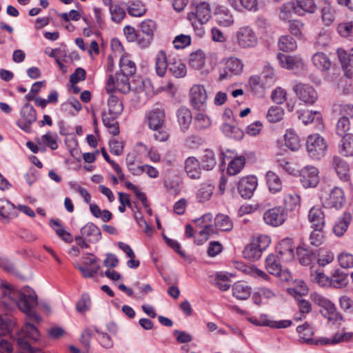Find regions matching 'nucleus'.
Masks as SVG:
<instances>
[{
    "mask_svg": "<svg viewBox=\"0 0 353 353\" xmlns=\"http://www.w3.org/2000/svg\"><path fill=\"white\" fill-rule=\"evenodd\" d=\"M1 288V302L6 310H12L17 307L30 319L36 322L41 321V316L33 310L38 303L37 295L30 287L26 286L18 290L7 283H2Z\"/></svg>",
    "mask_w": 353,
    "mask_h": 353,
    "instance_id": "1",
    "label": "nucleus"
},
{
    "mask_svg": "<svg viewBox=\"0 0 353 353\" xmlns=\"http://www.w3.org/2000/svg\"><path fill=\"white\" fill-rule=\"evenodd\" d=\"M311 297L314 303L322 308L321 314L330 321L336 322L343 320L342 315L330 300L318 293L312 294Z\"/></svg>",
    "mask_w": 353,
    "mask_h": 353,
    "instance_id": "2",
    "label": "nucleus"
},
{
    "mask_svg": "<svg viewBox=\"0 0 353 353\" xmlns=\"http://www.w3.org/2000/svg\"><path fill=\"white\" fill-rule=\"evenodd\" d=\"M327 148L325 139L319 134L310 135L306 141V149L309 156L314 159H321L325 155Z\"/></svg>",
    "mask_w": 353,
    "mask_h": 353,
    "instance_id": "3",
    "label": "nucleus"
},
{
    "mask_svg": "<svg viewBox=\"0 0 353 353\" xmlns=\"http://www.w3.org/2000/svg\"><path fill=\"white\" fill-rule=\"evenodd\" d=\"M323 205L327 208L341 209L345 203L343 190L339 187H334L328 194L321 196Z\"/></svg>",
    "mask_w": 353,
    "mask_h": 353,
    "instance_id": "4",
    "label": "nucleus"
},
{
    "mask_svg": "<svg viewBox=\"0 0 353 353\" xmlns=\"http://www.w3.org/2000/svg\"><path fill=\"white\" fill-rule=\"evenodd\" d=\"M191 105L194 109L203 111L206 107L207 92L202 85H194L190 92Z\"/></svg>",
    "mask_w": 353,
    "mask_h": 353,
    "instance_id": "5",
    "label": "nucleus"
},
{
    "mask_svg": "<svg viewBox=\"0 0 353 353\" xmlns=\"http://www.w3.org/2000/svg\"><path fill=\"white\" fill-rule=\"evenodd\" d=\"M293 90L296 97L305 103L312 105L318 99L317 92L308 84L296 83L293 86Z\"/></svg>",
    "mask_w": 353,
    "mask_h": 353,
    "instance_id": "6",
    "label": "nucleus"
},
{
    "mask_svg": "<svg viewBox=\"0 0 353 353\" xmlns=\"http://www.w3.org/2000/svg\"><path fill=\"white\" fill-rule=\"evenodd\" d=\"M300 181L305 188L316 187L319 182L318 169L312 165L302 168L300 171Z\"/></svg>",
    "mask_w": 353,
    "mask_h": 353,
    "instance_id": "7",
    "label": "nucleus"
},
{
    "mask_svg": "<svg viewBox=\"0 0 353 353\" xmlns=\"http://www.w3.org/2000/svg\"><path fill=\"white\" fill-rule=\"evenodd\" d=\"M296 332L299 334L300 341L303 343L318 345H321V343H328L327 338H321L317 340L314 339L312 337L314 334V329L307 322L298 326L296 327Z\"/></svg>",
    "mask_w": 353,
    "mask_h": 353,
    "instance_id": "8",
    "label": "nucleus"
},
{
    "mask_svg": "<svg viewBox=\"0 0 353 353\" xmlns=\"http://www.w3.org/2000/svg\"><path fill=\"white\" fill-rule=\"evenodd\" d=\"M286 219V210L281 207H275L270 209L263 215V219L265 223L274 227L282 225Z\"/></svg>",
    "mask_w": 353,
    "mask_h": 353,
    "instance_id": "9",
    "label": "nucleus"
},
{
    "mask_svg": "<svg viewBox=\"0 0 353 353\" xmlns=\"http://www.w3.org/2000/svg\"><path fill=\"white\" fill-rule=\"evenodd\" d=\"M257 179L254 176L243 177L238 183V192L243 199H250L257 187Z\"/></svg>",
    "mask_w": 353,
    "mask_h": 353,
    "instance_id": "10",
    "label": "nucleus"
},
{
    "mask_svg": "<svg viewBox=\"0 0 353 353\" xmlns=\"http://www.w3.org/2000/svg\"><path fill=\"white\" fill-rule=\"evenodd\" d=\"M237 43L243 48H253L257 43V37L248 27L241 28L236 34Z\"/></svg>",
    "mask_w": 353,
    "mask_h": 353,
    "instance_id": "11",
    "label": "nucleus"
},
{
    "mask_svg": "<svg viewBox=\"0 0 353 353\" xmlns=\"http://www.w3.org/2000/svg\"><path fill=\"white\" fill-rule=\"evenodd\" d=\"M243 68V65L240 59L234 57L228 59L225 63L223 70L220 72L219 80H224L240 74Z\"/></svg>",
    "mask_w": 353,
    "mask_h": 353,
    "instance_id": "12",
    "label": "nucleus"
},
{
    "mask_svg": "<svg viewBox=\"0 0 353 353\" xmlns=\"http://www.w3.org/2000/svg\"><path fill=\"white\" fill-rule=\"evenodd\" d=\"M276 252L282 261H292L294 257L292 240L288 238L281 240L276 247Z\"/></svg>",
    "mask_w": 353,
    "mask_h": 353,
    "instance_id": "13",
    "label": "nucleus"
},
{
    "mask_svg": "<svg viewBox=\"0 0 353 353\" xmlns=\"http://www.w3.org/2000/svg\"><path fill=\"white\" fill-rule=\"evenodd\" d=\"M211 17V10L209 3L205 1L201 2L195 8V12L188 14V19L192 21L193 18L199 20L201 23H206Z\"/></svg>",
    "mask_w": 353,
    "mask_h": 353,
    "instance_id": "14",
    "label": "nucleus"
},
{
    "mask_svg": "<svg viewBox=\"0 0 353 353\" xmlns=\"http://www.w3.org/2000/svg\"><path fill=\"white\" fill-rule=\"evenodd\" d=\"M21 115L25 122L22 125L19 124V126L24 131L28 132L30 125L37 120L36 110L30 103L27 102L21 110Z\"/></svg>",
    "mask_w": 353,
    "mask_h": 353,
    "instance_id": "15",
    "label": "nucleus"
},
{
    "mask_svg": "<svg viewBox=\"0 0 353 353\" xmlns=\"http://www.w3.org/2000/svg\"><path fill=\"white\" fill-rule=\"evenodd\" d=\"M332 166L341 181H350V167L348 163L345 160L339 157L334 156L332 159Z\"/></svg>",
    "mask_w": 353,
    "mask_h": 353,
    "instance_id": "16",
    "label": "nucleus"
},
{
    "mask_svg": "<svg viewBox=\"0 0 353 353\" xmlns=\"http://www.w3.org/2000/svg\"><path fill=\"white\" fill-rule=\"evenodd\" d=\"M81 234L92 243L98 242L101 238L100 229L93 223H88L81 228Z\"/></svg>",
    "mask_w": 353,
    "mask_h": 353,
    "instance_id": "17",
    "label": "nucleus"
},
{
    "mask_svg": "<svg viewBox=\"0 0 353 353\" xmlns=\"http://www.w3.org/2000/svg\"><path fill=\"white\" fill-rule=\"evenodd\" d=\"M308 220L312 228H323L325 226V214L319 207H313L310 210Z\"/></svg>",
    "mask_w": 353,
    "mask_h": 353,
    "instance_id": "18",
    "label": "nucleus"
},
{
    "mask_svg": "<svg viewBox=\"0 0 353 353\" xmlns=\"http://www.w3.org/2000/svg\"><path fill=\"white\" fill-rule=\"evenodd\" d=\"M164 111L157 108L152 110L147 116L148 126L152 130H157L164 125Z\"/></svg>",
    "mask_w": 353,
    "mask_h": 353,
    "instance_id": "19",
    "label": "nucleus"
},
{
    "mask_svg": "<svg viewBox=\"0 0 353 353\" xmlns=\"http://www.w3.org/2000/svg\"><path fill=\"white\" fill-rule=\"evenodd\" d=\"M185 170L188 176L193 179L201 176V165L198 159L194 157H189L185 161Z\"/></svg>",
    "mask_w": 353,
    "mask_h": 353,
    "instance_id": "20",
    "label": "nucleus"
},
{
    "mask_svg": "<svg viewBox=\"0 0 353 353\" xmlns=\"http://www.w3.org/2000/svg\"><path fill=\"white\" fill-rule=\"evenodd\" d=\"M352 216L350 212H345L335 222L333 232L337 236H341L347 231Z\"/></svg>",
    "mask_w": 353,
    "mask_h": 353,
    "instance_id": "21",
    "label": "nucleus"
},
{
    "mask_svg": "<svg viewBox=\"0 0 353 353\" xmlns=\"http://www.w3.org/2000/svg\"><path fill=\"white\" fill-rule=\"evenodd\" d=\"M348 276L347 270L336 269L331 278V286L336 288L345 287L348 283Z\"/></svg>",
    "mask_w": 353,
    "mask_h": 353,
    "instance_id": "22",
    "label": "nucleus"
},
{
    "mask_svg": "<svg viewBox=\"0 0 353 353\" xmlns=\"http://www.w3.org/2000/svg\"><path fill=\"white\" fill-rule=\"evenodd\" d=\"M178 122L183 131L188 129L192 119L190 110L185 107H181L176 112Z\"/></svg>",
    "mask_w": 353,
    "mask_h": 353,
    "instance_id": "23",
    "label": "nucleus"
},
{
    "mask_svg": "<svg viewBox=\"0 0 353 353\" xmlns=\"http://www.w3.org/2000/svg\"><path fill=\"white\" fill-rule=\"evenodd\" d=\"M342 138L339 145V153L345 157L352 156L353 152V134L341 137Z\"/></svg>",
    "mask_w": 353,
    "mask_h": 353,
    "instance_id": "24",
    "label": "nucleus"
},
{
    "mask_svg": "<svg viewBox=\"0 0 353 353\" xmlns=\"http://www.w3.org/2000/svg\"><path fill=\"white\" fill-rule=\"evenodd\" d=\"M249 85L252 92L258 97H262L265 94L264 83L261 78L254 75L249 79Z\"/></svg>",
    "mask_w": 353,
    "mask_h": 353,
    "instance_id": "25",
    "label": "nucleus"
},
{
    "mask_svg": "<svg viewBox=\"0 0 353 353\" xmlns=\"http://www.w3.org/2000/svg\"><path fill=\"white\" fill-rule=\"evenodd\" d=\"M296 254L300 263L303 265H310L316 259V254L313 251L302 246H299L296 248Z\"/></svg>",
    "mask_w": 353,
    "mask_h": 353,
    "instance_id": "26",
    "label": "nucleus"
},
{
    "mask_svg": "<svg viewBox=\"0 0 353 353\" xmlns=\"http://www.w3.org/2000/svg\"><path fill=\"white\" fill-rule=\"evenodd\" d=\"M313 64L322 71H327L331 67L330 59L323 52L315 53L312 58Z\"/></svg>",
    "mask_w": 353,
    "mask_h": 353,
    "instance_id": "27",
    "label": "nucleus"
},
{
    "mask_svg": "<svg viewBox=\"0 0 353 353\" xmlns=\"http://www.w3.org/2000/svg\"><path fill=\"white\" fill-rule=\"evenodd\" d=\"M295 14L299 15V10L295 1H288L282 5L280 8L279 18L282 20H288Z\"/></svg>",
    "mask_w": 353,
    "mask_h": 353,
    "instance_id": "28",
    "label": "nucleus"
},
{
    "mask_svg": "<svg viewBox=\"0 0 353 353\" xmlns=\"http://www.w3.org/2000/svg\"><path fill=\"white\" fill-rule=\"evenodd\" d=\"M170 61H167L165 51L160 50L156 58V72L160 77H163L166 70H168Z\"/></svg>",
    "mask_w": 353,
    "mask_h": 353,
    "instance_id": "29",
    "label": "nucleus"
},
{
    "mask_svg": "<svg viewBox=\"0 0 353 353\" xmlns=\"http://www.w3.org/2000/svg\"><path fill=\"white\" fill-rule=\"evenodd\" d=\"M285 145L292 151H296L301 146L300 139L295 132L292 130H287L285 135Z\"/></svg>",
    "mask_w": 353,
    "mask_h": 353,
    "instance_id": "30",
    "label": "nucleus"
},
{
    "mask_svg": "<svg viewBox=\"0 0 353 353\" xmlns=\"http://www.w3.org/2000/svg\"><path fill=\"white\" fill-rule=\"evenodd\" d=\"M116 77V88L117 89L123 94H128L131 90L129 77L130 75H125L124 74L117 72Z\"/></svg>",
    "mask_w": 353,
    "mask_h": 353,
    "instance_id": "31",
    "label": "nucleus"
},
{
    "mask_svg": "<svg viewBox=\"0 0 353 353\" xmlns=\"http://www.w3.org/2000/svg\"><path fill=\"white\" fill-rule=\"evenodd\" d=\"M251 294V288L242 283H236L232 288V294L240 300L248 299Z\"/></svg>",
    "mask_w": 353,
    "mask_h": 353,
    "instance_id": "32",
    "label": "nucleus"
},
{
    "mask_svg": "<svg viewBox=\"0 0 353 353\" xmlns=\"http://www.w3.org/2000/svg\"><path fill=\"white\" fill-rule=\"evenodd\" d=\"M168 71L176 78H181L185 76L187 70L185 65L180 59L170 60Z\"/></svg>",
    "mask_w": 353,
    "mask_h": 353,
    "instance_id": "33",
    "label": "nucleus"
},
{
    "mask_svg": "<svg viewBox=\"0 0 353 353\" xmlns=\"http://www.w3.org/2000/svg\"><path fill=\"white\" fill-rule=\"evenodd\" d=\"M266 181L269 190L272 193L279 192L282 188V183L277 174L272 171L266 173Z\"/></svg>",
    "mask_w": 353,
    "mask_h": 353,
    "instance_id": "34",
    "label": "nucleus"
},
{
    "mask_svg": "<svg viewBox=\"0 0 353 353\" xmlns=\"http://www.w3.org/2000/svg\"><path fill=\"white\" fill-rule=\"evenodd\" d=\"M214 224L220 230L228 232L233 228V222L231 219L225 214H219L214 219Z\"/></svg>",
    "mask_w": 353,
    "mask_h": 353,
    "instance_id": "35",
    "label": "nucleus"
},
{
    "mask_svg": "<svg viewBox=\"0 0 353 353\" xmlns=\"http://www.w3.org/2000/svg\"><path fill=\"white\" fill-rule=\"evenodd\" d=\"M259 246L254 241L247 245L243 251L244 258L252 261L258 260L262 254Z\"/></svg>",
    "mask_w": 353,
    "mask_h": 353,
    "instance_id": "36",
    "label": "nucleus"
},
{
    "mask_svg": "<svg viewBox=\"0 0 353 353\" xmlns=\"http://www.w3.org/2000/svg\"><path fill=\"white\" fill-rule=\"evenodd\" d=\"M201 166L205 170H212L216 164L214 152L212 150L206 149L201 159Z\"/></svg>",
    "mask_w": 353,
    "mask_h": 353,
    "instance_id": "37",
    "label": "nucleus"
},
{
    "mask_svg": "<svg viewBox=\"0 0 353 353\" xmlns=\"http://www.w3.org/2000/svg\"><path fill=\"white\" fill-rule=\"evenodd\" d=\"M21 334L19 333L17 339L19 337H23L25 340H27V338H30L35 341L38 340L39 336V332L38 329L32 323H26L23 327L21 330Z\"/></svg>",
    "mask_w": 353,
    "mask_h": 353,
    "instance_id": "38",
    "label": "nucleus"
},
{
    "mask_svg": "<svg viewBox=\"0 0 353 353\" xmlns=\"http://www.w3.org/2000/svg\"><path fill=\"white\" fill-rule=\"evenodd\" d=\"M280 256H275L273 254H269L265 259V268L268 272L271 274H278L279 268L281 267Z\"/></svg>",
    "mask_w": 353,
    "mask_h": 353,
    "instance_id": "39",
    "label": "nucleus"
},
{
    "mask_svg": "<svg viewBox=\"0 0 353 353\" xmlns=\"http://www.w3.org/2000/svg\"><path fill=\"white\" fill-rule=\"evenodd\" d=\"M299 16H303L305 13H314L316 10V4L314 0H296L295 1Z\"/></svg>",
    "mask_w": 353,
    "mask_h": 353,
    "instance_id": "40",
    "label": "nucleus"
},
{
    "mask_svg": "<svg viewBox=\"0 0 353 353\" xmlns=\"http://www.w3.org/2000/svg\"><path fill=\"white\" fill-rule=\"evenodd\" d=\"M109 114L120 115L123 110V105L119 97L111 95L108 100Z\"/></svg>",
    "mask_w": 353,
    "mask_h": 353,
    "instance_id": "41",
    "label": "nucleus"
},
{
    "mask_svg": "<svg viewBox=\"0 0 353 353\" xmlns=\"http://www.w3.org/2000/svg\"><path fill=\"white\" fill-rule=\"evenodd\" d=\"M230 5L236 10L243 7L249 11H256L258 8L257 0H229Z\"/></svg>",
    "mask_w": 353,
    "mask_h": 353,
    "instance_id": "42",
    "label": "nucleus"
},
{
    "mask_svg": "<svg viewBox=\"0 0 353 353\" xmlns=\"http://www.w3.org/2000/svg\"><path fill=\"white\" fill-rule=\"evenodd\" d=\"M227 273L217 272L215 275V285L221 291L228 290L231 285L230 277Z\"/></svg>",
    "mask_w": 353,
    "mask_h": 353,
    "instance_id": "43",
    "label": "nucleus"
},
{
    "mask_svg": "<svg viewBox=\"0 0 353 353\" xmlns=\"http://www.w3.org/2000/svg\"><path fill=\"white\" fill-rule=\"evenodd\" d=\"M120 73L132 76L135 74L137 68L135 63L127 57H121L119 61Z\"/></svg>",
    "mask_w": 353,
    "mask_h": 353,
    "instance_id": "44",
    "label": "nucleus"
},
{
    "mask_svg": "<svg viewBox=\"0 0 353 353\" xmlns=\"http://www.w3.org/2000/svg\"><path fill=\"white\" fill-rule=\"evenodd\" d=\"M245 163V158L240 156L232 160L228 167L227 171L230 175H236L243 169Z\"/></svg>",
    "mask_w": 353,
    "mask_h": 353,
    "instance_id": "45",
    "label": "nucleus"
},
{
    "mask_svg": "<svg viewBox=\"0 0 353 353\" xmlns=\"http://www.w3.org/2000/svg\"><path fill=\"white\" fill-rule=\"evenodd\" d=\"M222 130L225 135L236 140L241 139L244 135L243 131L240 128L226 123L223 124Z\"/></svg>",
    "mask_w": 353,
    "mask_h": 353,
    "instance_id": "46",
    "label": "nucleus"
},
{
    "mask_svg": "<svg viewBox=\"0 0 353 353\" xmlns=\"http://www.w3.org/2000/svg\"><path fill=\"white\" fill-rule=\"evenodd\" d=\"M279 46L282 51H293L296 48V42L291 36H282L279 39Z\"/></svg>",
    "mask_w": 353,
    "mask_h": 353,
    "instance_id": "47",
    "label": "nucleus"
},
{
    "mask_svg": "<svg viewBox=\"0 0 353 353\" xmlns=\"http://www.w3.org/2000/svg\"><path fill=\"white\" fill-rule=\"evenodd\" d=\"M253 323L258 325L268 326L270 327L277 328V329L288 327L292 323V321H290V320H281L279 321L263 320L261 322H258L257 321H253Z\"/></svg>",
    "mask_w": 353,
    "mask_h": 353,
    "instance_id": "48",
    "label": "nucleus"
},
{
    "mask_svg": "<svg viewBox=\"0 0 353 353\" xmlns=\"http://www.w3.org/2000/svg\"><path fill=\"white\" fill-rule=\"evenodd\" d=\"M351 123L349 119L345 117H340L336 125V133L342 137L346 134H352L350 131Z\"/></svg>",
    "mask_w": 353,
    "mask_h": 353,
    "instance_id": "49",
    "label": "nucleus"
},
{
    "mask_svg": "<svg viewBox=\"0 0 353 353\" xmlns=\"http://www.w3.org/2000/svg\"><path fill=\"white\" fill-rule=\"evenodd\" d=\"M127 9L128 14L135 17H141L146 12L144 4L139 1L132 2Z\"/></svg>",
    "mask_w": 353,
    "mask_h": 353,
    "instance_id": "50",
    "label": "nucleus"
},
{
    "mask_svg": "<svg viewBox=\"0 0 353 353\" xmlns=\"http://www.w3.org/2000/svg\"><path fill=\"white\" fill-rule=\"evenodd\" d=\"M214 187L210 184H203L199 189L196 197L199 202L203 203L208 201L213 193Z\"/></svg>",
    "mask_w": 353,
    "mask_h": 353,
    "instance_id": "51",
    "label": "nucleus"
},
{
    "mask_svg": "<svg viewBox=\"0 0 353 353\" xmlns=\"http://www.w3.org/2000/svg\"><path fill=\"white\" fill-rule=\"evenodd\" d=\"M283 110L279 106L271 107L267 114V119L271 123H276L280 121L283 117Z\"/></svg>",
    "mask_w": 353,
    "mask_h": 353,
    "instance_id": "52",
    "label": "nucleus"
},
{
    "mask_svg": "<svg viewBox=\"0 0 353 353\" xmlns=\"http://www.w3.org/2000/svg\"><path fill=\"white\" fill-rule=\"evenodd\" d=\"M111 19L115 23H119L125 17V11L119 4H114L109 8Z\"/></svg>",
    "mask_w": 353,
    "mask_h": 353,
    "instance_id": "53",
    "label": "nucleus"
},
{
    "mask_svg": "<svg viewBox=\"0 0 353 353\" xmlns=\"http://www.w3.org/2000/svg\"><path fill=\"white\" fill-rule=\"evenodd\" d=\"M313 231L310 235V244L318 247L321 245L324 241L323 228H312Z\"/></svg>",
    "mask_w": 353,
    "mask_h": 353,
    "instance_id": "54",
    "label": "nucleus"
},
{
    "mask_svg": "<svg viewBox=\"0 0 353 353\" xmlns=\"http://www.w3.org/2000/svg\"><path fill=\"white\" fill-rule=\"evenodd\" d=\"M14 211V205L7 200L0 201V218L8 219Z\"/></svg>",
    "mask_w": 353,
    "mask_h": 353,
    "instance_id": "55",
    "label": "nucleus"
},
{
    "mask_svg": "<svg viewBox=\"0 0 353 353\" xmlns=\"http://www.w3.org/2000/svg\"><path fill=\"white\" fill-rule=\"evenodd\" d=\"M321 17L325 26H330L334 21V11L330 4L325 3L321 8Z\"/></svg>",
    "mask_w": 353,
    "mask_h": 353,
    "instance_id": "56",
    "label": "nucleus"
},
{
    "mask_svg": "<svg viewBox=\"0 0 353 353\" xmlns=\"http://www.w3.org/2000/svg\"><path fill=\"white\" fill-rule=\"evenodd\" d=\"M15 323L13 320L6 318L3 319L0 315V336H5L10 334L14 327Z\"/></svg>",
    "mask_w": 353,
    "mask_h": 353,
    "instance_id": "57",
    "label": "nucleus"
},
{
    "mask_svg": "<svg viewBox=\"0 0 353 353\" xmlns=\"http://www.w3.org/2000/svg\"><path fill=\"white\" fill-rule=\"evenodd\" d=\"M75 268L81 272L84 278H92L101 268L99 265H94L92 267L75 265Z\"/></svg>",
    "mask_w": 353,
    "mask_h": 353,
    "instance_id": "58",
    "label": "nucleus"
},
{
    "mask_svg": "<svg viewBox=\"0 0 353 353\" xmlns=\"http://www.w3.org/2000/svg\"><path fill=\"white\" fill-rule=\"evenodd\" d=\"M17 340V345L20 348L27 353H45L41 349L33 347L28 341L25 340L23 337H19Z\"/></svg>",
    "mask_w": 353,
    "mask_h": 353,
    "instance_id": "59",
    "label": "nucleus"
},
{
    "mask_svg": "<svg viewBox=\"0 0 353 353\" xmlns=\"http://www.w3.org/2000/svg\"><path fill=\"white\" fill-rule=\"evenodd\" d=\"M91 300L88 294H83L80 300L76 304V309L79 312L83 313L90 309Z\"/></svg>",
    "mask_w": 353,
    "mask_h": 353,
    "instance_id": "60",
    "label": "nucleus"
},
{
    "mask_svg": "<svg viewBox=\"0 0 353 353\" xmlns=\"http://www.w3.org/2000/svg\"><path fill=\"white\" fill-rule=\"evenodd\" d=\"M140 28L143 34L153 37L156 23L151 19L145 20L141 23Z\"/></svg>",
    "mask_w": 353,
    "mask_h": 353,
    "instance_id": "61",
    "label": "nucleus"
},
{
    "mask_svg": "<svg viewBox=\"0 0 353 353\" xmlns=\"http://www.w3.org/2000/svg\"><path fill=\"white\" fill-rule=\"evenodd\" d=\"M277 59L282 67L287 69H292L296 64L294 58L290 55L279 53L277 54Z\"/></svg>",
    "mask_w": 353,
    "mask_h": 353,
    "instance_id": "62",
    "label": "nucleus"
},
{
    "mask_svg": "<svg viewBox=\"0 0 353 353\" xmlns=\"http://www.w3.org/2000/svg\"><path fill=\"white\" fill-rule=\"evenodd\" d=\"M194 125L196 129L201 130L210 125V120L203 114L199 113L194 118Z\"/></svg>",
    "mask_w": 353,
    "mask_h": 353,
    "instance_id": "63",
    "label": "nucleus"
},
{
    "mask_svg": "<svg viewBox=\"0 0 353 353\" xmlns=\"http://www.w3.org/2000/svg\"><path fill=\"white\" fill-rule=\"evenodd\" d=\"M339 262L341 268L348 269L353 267V255L348 253H341L339 256Z\"/></svg>",
    "mask_w": 353,
    "mask_h": 353,
    "instance_id": "64",
    "label": "nucleus"
}]
</instances>
